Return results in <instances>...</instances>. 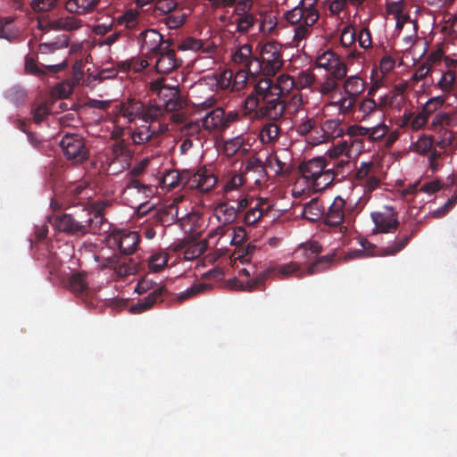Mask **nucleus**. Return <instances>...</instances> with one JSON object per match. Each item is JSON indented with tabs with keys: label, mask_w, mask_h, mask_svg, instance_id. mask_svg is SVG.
I'll return each instance as SVG.
<instances>
[{
	"label": "nucleus",
	"mask_w": 457,
	"mask_h": 457,
	"mask_svg": "<svg viewBox=\"0 0 457 457\" xmlns=\"http://www.w3.org/2000/svg\"><path fill=\"white\" fill-rule=\"evenodd\" d=\"M211 287H212L207 283L194 284L189 288H187L186 291L181 292L177 296V300L179 302H183L185 300H187L193 296H195L196 295H199V294L210 289Z\"/></svg>",
	"instance_id": "nucleus-48"
},
{
	"label": "nucleus",
	"mask_w": 457,
	"mask_h": 457,
	"mask_svg": "<svg viewBox=\"0 0 457 457\" xmlns=\"http://www.w3.org/2000/svg\"><path fill=\"white\" fill-rule=\"evenodd\" d=\"M99 0H68L65 8L69 12L84 14L93 11Z\"/></svg>",
	"instance_id": "nucleus-30"
},
{
	"label": "nucleus",
	"mask_w": 457,
	"mask_h": 457,
	"mask_svg": "<svg viewBox=\"0 0 457 457\" xmlns=\"http://www.w3.org/2000/svg\"><path fill=\"white\" fill-rule=\"evenodd\" d=\"M287 81L291 82L294 88H306L313 83L314 75L309 70H302L295 74L288 73Z\"/></svg>",
	"instance_id": "nucleus-29"
},
{
	"label": "nucleus",
	"mask_w": 457,
	"mask_h": 457,
	"mask_svg": "<svg viewBox=\"0 0 457 457\" xmlns=\"http://www.w3.org/2000/svg\"><path fill=\"white\" fill-rule=\"evenodd\" d=\"M201 121L203 127L209 131L224 128L226 127L224 110L221 108L212 110L202 119Z\"/></svg>",
	"instance_id": "nucleus-26"
},
{
	"label": "nucleus",
	"mask_w": 457,
	"mask_h": 457,
	"mask_svg": "<svg viewBox=\"0 0 457 457\" xmlns=\"http://www.w3.org/2000/svg\"><path fill=\"white\" fill-rule=\"evenodd\" d=\"M115 29V23L112 22V17H111L105 21L95 25L93 28V33L98 37H104L112 32Z\"/></svg>",
	"instance_id": "nucleus-59"
},
{
	"label": "nucleus",
	"mask_w": 457,
	"mask_h": 457,
	"mask_svg": "<svg viewBox=\"0 0 457 457\" xmlns=\"http://www.w3.org/2000/svg\"><path fill=\"white\" fill-rule=\"evenodd\" d=\"M265 76L253 81V89L244 101L245 114L250 119L268 118L277 120L286 112L284 84L286 73L277 78Z\"/></svg>",
	"instance_id": "nucleus-1"
},
{
	"label": "nucleus",
	"mask_w": 457,
	"mask_h": 457,
	"mask_svg": "<svg viewBox=\"0 0 457 457\" xmlns=\"http://www.w3.org/2000/svg\"><path fill=\"white\" fill-rule=\"evenodd\" d=\"M419 227L415 224L410 230H401L394 242L378 250L377 255L393 256L403 251L410 243L414 235L418 232Z\"/></svg>",
	"instance_id": "nucleus-17"
},
{
	"label": "nucleus",
	"mask_w": 457,
	"mask_h": 457,
	"mask_svg": "<svg viewBox=\"0 0 457 457\" xmlns=\"http://www.w3.org/2000/svg\"><path fill=\"white\" fill-rule=\"evenodd\" d=\"M112 152L115 159L120 158L123 161H129L132 156V151L124 140L115 142L112 145Z\"/></svg>",
	"instance_id": "nucleus-49"
},
{
	"label": "nucleus",
	"mask_w": 457,
	"mask_h": 457,
	"mask_svg": "<svg viewBox=\"0 0 457 457\" xmlns=\"http://www.w3.org/2000/svg\"><path fill=\"white\" fill-rule=\"evenodd\" d=\"M316 66L325 69L328 74L337 79H344L347 73V67L344 61L333 51L327 50L318 54Z\"/></svg>",
	"instance_id": "nucleus-12"
},
{
	"label": "nucleus",
	"mask_w": 457,
	"mask_h": 457,
	"mask_svg": "<svg viewBox=\"0 0 457 457\" xmlns=\"http://www.w3.org/2000/svg\"><path fill=\"white\" fill-rule=\"evenodd\" d=\"M438 138L434 141L436 147L440 150H446L455 141L454 133L449 129L439 130Z\"/></svg>",
	"instance_id": "nucleus-47"
},
{
	"label": "nucleus",
	"mask_w": 457,
	"mask_h": 457,
	"mask_svg": "<svg viewBox=\"0 0 457 457\" xmlns=\"http://www.w3.org/2000/svg\"><path fill=\"white\" fill-rule=\"evenodd\" d=\"M253 203L254 204L251 205V208L248 209L244 216V222L246 225H255L270 210V205L265 199L258 198Z\"/></svg>",
	"instance_id": "nucleus-24"
},
{
	"label": "nucleus",
	"mask_w": 457,
	"mask_h": 457,
	"mask_svg": "<svg viewBox=\"0 0 457 457\" xmlns=\"http://www.w3.org/2000/svg\"><path fill=\"white\" fill-rule=\"evenodd\" d=\"M187 20V14L181 10H175L164 15L161 21L164 23L169 29H176L181 27Z\"/></svg>",
	"instance_id": "nucleus-39"
},
{
	"label": "nucleus",
	"mask_w": 457,
	"mask_h": 457,
	"mask_svg": "<svg viewBox=\"0 0 457 457\" xmlns=\"http://www.w3.org/2000/svg\"><path fill=\"white\" fill-rule=\"evenodd\" d=\"M456 80V74L453 71H447L443 73L439 81L436 84V87L440 88L445 93H450Z\"/></svg>",
	"instance_id": "nucleus-50"
},
{
	"label": "nucleus",
	"mask_w": 457,
	"mask_h": 457,
	"mask_svg": "<svg viewBox=\"0 0 457 457\" xmlns=\"http://www.w3.org/2000/svg\"><path fill=\"white\" fill-rule=\"evenodd\" d=\"M151 89L156 92L163 104L162 107L167 112H172L183 108V101L179 96V92L176 87H169L162 85V81L152 83Z\"/></svg>",
	"instance_id": "nucleus-13"
},
{
	"label": "nucleus",
	"mask_w": 457,
	"mask_h": 457,
	"mask_svg": "<svg viewBox=\"0 0 457 457\" xmlns=\"http://www.w3.org/2000/svg\"><path fill=\"white\" fill-rule=\"evenodd\" d=\"M162 107L160 105L145 106L143 104V113L141 120L145 123L153 124L162 114Z\"/></svg>",
	"instance_id": "nucleus-54"
},
{
	"label": "nucleus",
	"mask_w": 457,
	"mask_h": 457,
	"mask_svg": "<svg viewBox=\"0 0 457 457\" xmlns=\"http://www.w3.org/2000/svg\"><path fill=\"white\" fill-rule=\"evenodd\" d=\"M282 46L277 41H270L262 47L260 55L264 63V74L266 76H275L282 68L284 63Z\"/></svg>",
	"instance_id": "nucleus-10"
},
{
	"label": "nucleus",
	"mask_w": 457,
	"mask_h": 457,
	"mask_svg": "<svg viewBox=\"0 0 457 457\" xmlns=\"http://www.w3.org/2000/svg\"><path fill=\"white\" fill-rule=\"evenodd\" d=\"M321 250L322 247L317 241L299 245L292 254L295 262L287 263V275L294 274L299 278L304 275L306 263L313 261Z\"/></svg>",
	"instance_id": "nucleus-8"
},
{
	"label": "nucleus",
	"mask_w": 457,
	"mask_h": 457,
	"mask_svg": "<svg viewBox=\"0 0 457 457\" xmlns=\"http://www.w3.org/2000/svg\"><path fill=\"white\" fill-rule=\"evenodd\" d=\"M84 222L86 225H87V228H89L88 233H105L108 231L109 228V224L107 222V220L104 218V215L99 213L94 212V216L88 217L87 220H84Z\"/></svg>",
	"instance_id": "nucleus-33"
},
{
	"label": "nucleus",
	"mask_w": 457,
	"mask_h": 457,
	"mask_svg": "<svg viewBox=\"0 0 457 457\" xmlns=\"http://www.w3.org/2000/svg\"><path fill=\"white\" fill-rule=\"evenodd\" d=\"M345 201L341 196H337L329 205L328 212L324 214L325 224L339 228L340 232H345L347 228L343 226L345 218L352 213L360 212L364 206V203L361 199H359L353 207L345 208Z\"/></svg>",
	"instance_id": "nucleus-7"
},
{
	"label": "nucleus",
	"mask_w": 457,
	"mask_h": 457,
	"mask_svg": "<svg viewBox=\"0 0 457 457\" xmlns=\"http://www.w3.org/2000/svg\"><path fill=\"white\" fill-rule=\"evenodd\" d=\"M143 103L136 98H128L119 104L120 115L128 120L129 123L133 122L137 118L141 119L143 113Z\"/></svg>",
	"instance_id": "nucleus-22"
},
{
	"label": "nucleus",
	"mask_w": 457,
	"mask_h": 457,
	"mask_svg": "<svg viewBox=\"0 0 457 457\" xmlns=\"http://www.w3.org/2000/svg\"><path fill=\"white\" fill-rule=\"evenodd\" d=\"M248 75L245 71L240 68L237 72L233 73L232 79V91H239L246 84Z\"/></svg>",
	"instance_id": "nucleus-63"
},
{
	"label": "nucleus",
	"mask_w": 457,
	"mask_h": 457,
	"mask_svg": "<svg viewBox=\"0 0 457 457\" xmlns=\"http://www.w3.org/2000/svg\"><path fill=\"white\" fill-rule=\"evenodd\" d=\"M257 31L264 35H273L277 33L278 21L274 11L257 13Z\"/></svg>",
	"instance_id": "nucleus-23"
},
{
	"label": "nucleus",
	"mask_w": 457,
	"mask_h": 457,
	"mask_svg": "<svg viewBox=\"0 0 457 457\" xmlns=\"http://www.w3.org/2000/svg\"><path fill=\"white\" fill-rule=\"evenodd\" d=\"M59 0H32L30 6L36 12H47L53 10Z\"/></svg>",
	"instance_id": "nucleus-58"
},
{
	"label": "nucleus",
	"mask_w": 457,
	"mask_h": 457,
	"mask_svg": "<svg viewBox=\"0 0 457 457\" xmlns=\"http://www.w3.org/2000/svg\"><path fill=\"white\" fill-rule=\"evenodd\" d=\"M137 42L143 54L151 58L162 50L163 36L154 29H145L137 36Z\"/></svg>",
	"instance_id": "nucleus-14"
},
{
	"label": "nucleus",
	"mask_w": 457,
	"mask_h": 457,
	"mask_svg": "<svg viewBox=\"0 0 457 457\" xmlns=\"http://www.w3.org/2000/svg\"><path fill=\"white\" fill-rule=\"evenodd\" d=\"M150 61L152 60L145 55V58H132L122 62L120 66L124 70H133L135 72H140L150 65Z\"/></svg>",
	"instance_id": "nucleus-46"
},
{
	"label": "nucleus",
	"mask_w": 457,
	"mask_h": 457,
	"mask_svg": "<svg viewBox=\"0 0 457 457\" xmlns=\"http://www.w3.org/2000/svg\"><path fill=\"white\" fill-rule=\"evenodd\" d=\"M335 173L331 168H325L312 182L315 190H322L329 187L334 180Z\"/></svg>",
	"instance_id": "nucleus-43"
},
{
	"label": "nucleus",
	"mask_w": 457,
	"mask_h": 457,
	"mask_svg": "<svg viewBox=\"0 0 457 457\" xmlns=\"http://www.w3.org/2000/svg\"><path fill=\"white\" fill-rule=\"evenodd\" d=\"M456 115L447 112H437L430 123V128L436 132L439 130L448 129L447 127L452 126Z\"/></svg>",
	"instance_id": "nucleus-38"
},
{
	"label": "nucleus",
	"mask_w": 457,
	"mask_h": 457,
	"mask_svg": "<svg viewBox=\"0 0 457 457\" xmlns=\"http://www.w3.org/2000/svg\"><path fill=\"white\" fill-rule=\"evenodd\" d=\"M229 244L237 246V253L241 252V248L245 245L246 239V231L243 227H231L228 235Z\"/></svg>",
	"instance_id": "nucleus-42"
},
{
	"label": "nucleus",
	"mask_w": 457,
	"mask_h": 457,
	"mask_svg": "<svg viewBox=\"0 0 457 457\" xmlns=\"http://www.w3.org/2000/svg\"><path fill=\"white\" fill-rule=\"evenodd\" d=\"M12 22L13 19L12 17L0 20V38H4L9 42L17 38L18 32L14 29Z\"/></svg>",
	"instance_id": "nucleus-41"
},
{
	"label": "nucleus",
	"mask_w": 457,
	"mask_h": 457,
	"mask_svg": "<svg viewBox=\"0 0 457 457\" xmlns=\"http://www.w3.org/2000/svg\"><path fill=\"white\" fill-rule=\"evenodd\" d=\"M55 228L66 235L80 237L88 233L89 228L84 220L71 213H62L54 218Z\"/></svg>",
	"instance_id": "nucleus-11"
},
{
	"label": "nucleus",
	"mask_w": 457,
	"mask_h": 457,
	"mask_svg": "<svg viewBox=\"0 0 457 457\" xmlns=\"http://www.w3.org/2000/svg\"><path fill=\"white\" fill-rule=\"evenodd\" d=\"M204 47V42L201 39H196L191 37L184 38L177 45V49L179 51L191 50L194 52L200 51Z\"/></svg>",
	"instance_id": "nucleus-56"
},
{
	"label": "nucleus",
	"mask_w": 457,
	"mask_h": 457,
	"mask_svg": "<svg viewBox=\"0 0 457 457\" xmlns=\"http://www.w3.org/2000/svg\"><path fill=\"white\" fill-rule=\"evenodd\" d=\"M217 218L220 222L231 225L237 217L234 204L221 203L216 208Z\"/></svg>",
	"instance_id": "nucleus-34"
},
{
	"label": "nucleus",
	"mask_w": 457,
	"mask_h": 457,
	"mask_svg": "<svg viewBox=\"0 0 457 457\" xmlns=\"http://www.w3.org/2000/svg\"><path fill=\"white\" fill-rule=\"evenodd\" d=\"M371 219L377 229L381 233L393 232L399 226L397 212L393 208L386 207L383 212H372Z\"/></svg>",
	"instance_id": "nucleus-18"
},
{
	"label": "nucleus",
	"mask_w": 457,
	"mask_h": 457,
	"mask_svg": "<svg viewBox=\"0 0 457 457\" xmlns=\"http://www.w3.org/2000/svg\"><path fill=\"white\" fill-rule=\"evenodd\" d=\"M286 163L280 159L277 153L270 154L267 158V167L276 174H282Z\"/></svg>",
	"instance_id": "nucleus-61"
},
{
	"label": "nucleus",
	"mask_w": 457,
	"mask_h": 457,
	"mask_svg": "<svg viewBox=\"0 0 457 457\" xmlns=\"http://www.w3.org/2000/svg\"><path fill=\"white\" fill-rule=\"evenodd\" d=\"M306 147L305 140L297 139L291 144L290 148H287L291 154L290 162L287 164V175L293 170H297L304 179L313 182L328 164L324 157H315L308 161L303 158L302 155Z\"/></svg>",
	"instance_id": "nucleus-5"
},
{
	"label": "nucleus",
	"mask_w": 457,
	"mask_h": 457,
	"mask_svg": "<svg viewBox=\"0 0 457 457\" xmlns=\"http://www.w3.org/2000/svg\"><path fill=\"white\" fill-rule=\"evenodd\" d=\"M252 57V46L250 45L242 46L234 54L233 62L237 64H242L243 68L245 66L249 59Z\"/></svg>",
	"instance_id": "nucleus-57"
},
{
	"label": "nucleus",
	"mask_w": 457,
	"mask_h": 457,
	"mask_svg": "<svg viewBox=\"0 0 457 457\" xmlns=\"http://www.w3.org/2000/svg\"><path fill=\"white\" fill-rule=\"evenodd\" d=\"M298 96H292L291 101L287 102V120H290V126L287 129V137L292 138V135L289 134L295 131L300 136H304L309 132H312L310 137V143L313 145V138H319L320 137V128L314 127V121L307 119L306 112L303 108H300L297 105ZM301 101V97L299 98Z\"/></svg>",
	"instance_id": "nucleus-6"
},
{
	"label": "nucleus",
	"mask_w": 457,
	"mask_h": 457,
	"mask_svg": "<svg viewBox=\"0 0 457 457\" xmlns=\"http://www.w3.org/2000/svg\"><path fill=\"white\" fill-rule=\"evenodd\" d=\"M169 261V254L163 252L155 253L151 255L148 261V267L150 270L158 272L164 269Z\"/></svg>",
	"instance_id": "nucleus-45"
},
{
	"label": "nucleus",
	"mask_w": 457,
	"mask_h": 457,
	"mask_svg": "<svg viewBox=\"0 0 457 457\" xmlns=\"http://www.w3.org/2000/svg\"><path fill=\"white\" fill-rule=\"evenodd\" d=\"M25 71L28 74L38 77L44 76L46 74V71L38 66L36 60L29 55L25 57Z\"/></svg>",
	"instance_id": "nucleus-62"
},
{
	"label": "nucleus",
	"mask_w": 457,
	"mask_h": 457,
	"mask_svg": "<svg viewBox=\"0 0 457 457\" xmlns=\"http://www.w3.org/2000/svg\"><path fill=\"white\" fill-rule=\"evenodd\" d=\"M408 88L406 82L398 83L386 95L379 98V110L384 111L390 108L401 112L406 102L405 91Z\"/></svg>",
	"instance_id": "nucleus-15"
},
{
	"label": "nucleus",
	"mask_w": 457,
	"mask_h": 457,
	"mask_svg": "<svg viewBox=\"0 0 457 457\" xmlns=\"http://www.w3.org/2000/svg\"><path fill=\"white\" fill-rule=\"evenodd\" d=\"M65 157L74 163H82L89 157L84 138L78 134H66L60 142Z\"/></svg>",
	"instance_id": "nucleus-9"
},
{
	"label": "nucleus",
	"mask_w": 457,
	"mask_h": 457,
	"mask_svg": "<svg viewBox=\"0 0 457 457\" xmlns=\"http://www.w3.org/2000/svg\"><path fill=\"white\" fill-rule=\"evenodd\" d=\"M7 98L15 106L20 107L25 104L27 93L23 88L14 87L7 92Z\"/></svg>",
	"instance_id": "nucleus-55"
},
{
	"label": "nucleus",
	"mask_w": 457,
	"mask_h": 457,
	"mask_svg": "<svg viewBox=\"0 0 457 457\" xmlns=\"http://www.w3.org/2000/svg\"><path fill=\"white\" fill-rule=\"evenodd\" d=\"M163 182L171 188L187 186L202 192H209L216 185L217 178L211 170L205 167H201L195 170L170 171L164 176Z\"/></svg>",
	"instance_id": "nucleus-4"
},
{
	"label": "nucleus",
	"mask_w": 457,
	"mask_h": 457,
	"mask_svg": "<svg viewBox=\"0 0 457 457\" xmlns=\"http://www.w3.org/2000/svg\"><path fill=\"white\" fill-rule=\"evenodd\" d=\"M320 137L313 138V145H317L327 142L330 138H337L342 137L344 129L340 120H328L320 127Z\"/></svg>",
	"instance_id": "nucleus-21"
},
{
	"label": "nucleus",
	"mask_w": 457,
	"mask_h": 457,
	"mask_svg": "<svg viewBox=\"0 0 457 457\" xmlns=\"http://www.w3.org/2000/svg\"><path fill=\"white\" fill-rule=\"evenodd\" d=\"M336 254L323 255L318 259H314L312 263L309 264L305 269V274L313 275L328 270L335 261Z\"/></svg>",
	"instance_id": "nucleus-32"
},
{
	"label": "nucleus",
	"mask_w": 457,
	"mask_h": 457,
	"mask_svg": "<svg viewBox=\"0 0 457 457\" xmlns=\"http://www.w3.org/2000/svg\"><path fill=\"white\" fill-rule=\"evenodd\" d=\"M112 22L115 23L118 30H124L125 37H130L131 33L136 30L139 25V12L129 9L123 13L112 17Z\"/></svg>",
	"instance_id": "nucleus-19"
},
{
	"label": "nucleus",
	"mask_w": 457,
	"mask_h": 457,
	"mask_svg": "<svg viewBox=\"0 0 457 457\" xmlns=\"http://www.w3.org/2000/svg\"><path fill=\"white\" fill-rule=\"evenodd\" d=\"M375 171L376 169L373 163L361 162L356 172V179L359 180L360 184H361V182L366 180Z\"/></svg>",
	"instance_id": "nucleus-64"
},
{
	"label": "nucleus",
	"mask_w": 457,
	"mask_h": 457,
	"mask_svg": "<svg viewBox=\"0 0 457 457\" xmlns=\"http://www.w3.org/2000/svg\"><path fill=\"white\" fill-rule=\"evenodd\" d=\"M257 13H250L248 11L243 12V13L238 14L235 22L237 25V31L240 34H246L248 32L255 33L257 30Z\"/></svg>",
	"instance_id": "nucleus-25"
},
{
	"label": "nucleus",
	"mask_w": 457,
	"mask_h": 457,
	"mask_svg": "<svg viewBox=\"0 0 457 457\" xmlns=\"http://www.w3.org/2000/svg\"><path fill=\"white\" fill-rule=\"evenodd\" d=\"M70 289L80 296L87 295L89 288L87 279V273L79 271L73 273L69 278Z\"/></svg>",
	"instance_id": "nucleus-28"
},
{
	"label": "nucleus",
	"mask_w": 457,
	"mask_h": 457,
	"mask_svg": "<svg viewBox=\"0 0 457 457\" xmlns=\"http://www.w3.org/2000/svg\"><path fill=\"white\" fill-rule=\"evenodd\" d=\"M206 250V244L204 242H198L190 244L187 246L184 251V258L187 260H194L201 256Z\"/></svg>",
	"instance_id": "nucleus-51"
},
{
	"label": "nucleus",
	"mask_w": 457,
	"mask_h": 457,
	"mask_svg": "<svg viewBox=\"0 0 457 457\" xmlns=\"http://www.w3.org/2000/svg\"><path fill=\"white\" fill-rule=\"evenodd\" d=\"M304 204L306 208L307 220L311 221H317L320 218L324 217L325 205L321 203V201L319 198H312Z\"/></svg>",
	"instance_id": "nucleus-35"
},
{
	"label": "nucleus",
	"mask_w": 457,
	"mask_h": 457,
	"mask_svg": "<svg viewBox=\"0 0 457 457\" xmlns=\"http://www.w3.org/2000/svg\"><path fill=\"white\" fill-rule=\"evenodd\" d=\"M434 145L435 143L432 137L422 136L413 144V148L415 152L424 155L432 150Z\"/></svg>",
	"instance_id": "nucleus-53"
},
{
	"label": "nucleus",
	"mask_w": 457,
	"mask_h": 457,
	"mask_svg": "<svg viewBox=\"0 0 457 457\" xmlns=\"http://www.w3.org/2000/svg\"><path fill=\"white\" fill-rule=\"evenodd\" d=\"M69 42V37L67 35H62L54 41L40 44L39 50L42 54H47L56 49L67 47Z\"/></svg>",
	"instance_id": "nucleus-44"
},
{
	"label": "nucleus",
	"mask_w": 457,
	"mask_h": 457,
	"mask_svg": "<svg viewBox=\"0 0 457 457\" xmlns=\"http://www.w3.org/2000/svg\"><path fill=\"white\" fill-rule=\"evenodd\" d=\"M344 90L348 96L356 97L365 90V83L360 77L351 76L345 81Z\"/></svg>",
	"instance_id": "nucleus-37"
},
{
	"label": "nucleus",
	"mask_w": 457,
	"mask_h": 457,
	"mask_svg": "<svg viewBox=\"0 0 457 457\" xmlns=\"http://www.w3.org/2000/svg\"><path fill=\"white\" fill-rule=\"evenodd\" d=\"M342 79L335 78L331 74H326L324 80L319 83V91L322 95L330 94L337 88L338 82Z\"/></svg>",
	"instance_id": "nucleus-52"
},
{
	"label": "nucleus",
	"mask_w": 457,
	"mask_h": 457,
	"mask_svg": "<svg viewBox=\"0 0 457 457\" xmlns=\"http://www.w3.org/2000/svg\"><path fill=\"white\" fill-rule=\"evenodd\" d=\"M245 71L247 75H250L251 77L254 78V80L256 79H259L258 76L262 74L263 77L266 75L264 74V63L262 62V58L253 57L252 56L245 66L242 68Z\"/></svg>",
	"instance_id": "nucleus-40"
},
{
	"label": "nucleus",
	"mask_w": 457,
	"mask_h": 457,
	"mask_svg": "<svg viewBox=\"0 0 457 457\" xmlns=\"http://www.w3.org/2000/svg\"><path fill=\"white\" fill-rule=\"evenodd\" d=\"M155 125H142L131 133V138L136 145H143L154 137Z\"/></svg>",
	"instance_id": "nucleus-31"
},
{
	"label": "nucleus",
	"mask_w": 457,
	"mask_h": 457,
	"mask_svg": "<svg viewBox=\"0 0 457 457\" xmlns=\"http://www.w3.org/2000/svg\"><path fill=\"white\" fill-rule=\"evenodd\" d=\"M317 0H300L299 4L287 11V36L292 35L290 44L296 47L308 33V27L312 26L319 18L315 9Z\"/></svg>",
	"instance_id": "nucleus-3"
},
{
	"label": "nucleus",
	"mask_w": 457,
	"mask_h": 457,
	"mask_svg": "<svg viewBox=\"0 0 457 457\" xmlns=\"http://www.w3.org/2000/svg\"><path fill=\"white\" fill-rule=\"evenodd\" d=\"M152 217L156 222H160L162 224L184 220V217L179 218L178 209L173 204H170L167 210L154 211Z\"/></svg>",
	"instance_id": "nucleus-36"
},
{
	"label": "nucleus",
	"mask_w": 457,
	"mask_h": 457,
	"mask_svg": "<svg viewBox=\"0 0 457 457\" xmlns=\"http://www.w3.org/2000/svg\"><path fill=\"white\" fill-rule=\"evenodd\" d=\"M167 294L168 291L164 287H158L144 298L138 299L137 302L130 307V312L139 314L149 310L154 304L162 302Z\"/></svg>",
	"instance_id": "nucleus-20"
},
{
	"label": "nucleus",
	"mask_w": 457,
	"mask_h": 457,
	"mask_svg": "<svg viewBox=\"0 0 457 457\" xmlns=\"http://www.w3.org/2000/svg\"><path fill=\"white\" fill-rule=\"evenodd\" d=\"M109 242L119 248L120 253H112L111 256L96 254L95 260L101 270L112 269L120 278L137 272L138 262L129 255L135 253L140 242L138 232L118 230L111 235Z\"/></svg>",
	"instance_id": "nucleus-2"
},
{
	"label": "nucleus",
	"mask_w": 457,
	"mask_h": 457,
	"mask_svg": "<svg viewBox=\"0 0 457 457\" xmlns=\"http://www.w3.org/2000/svg\"><path fill=\"white\" fill-rule=\"evenodd\" d=\"M47 26L51 29L71 32L79 29L82 23L79 19L74 16H65L50 21Z\"/></svg>",
	"instance_id": "nucleus-27"
},
{
	"label": "nucleus",
	"mask_w": 457,
	"mask_h": 457,
	"mask_svg": "<svg viewBox=\"0 0 457 457\" xmlns=\"http://www.w3.org/2000/svg\"><path fill=\"white\" fill-rule=\"evenodd\" d=\"M150 59L155 60L156 72L163 75L170 74L182 65V60L177 57L175 50L158 51Z\"/></svg>",
	"instance_id": "nucleus-16"
},
{
	"label": "nucleus",
	"mask_w": 457,
	"mask_h": 457,
	"mask_svg": "<svg viewBox=\"0 0 457 457\" xmlns=\"http://www.w3.org/2000/svg\"><path fill=\"white\" fill-rule=\"evenodd\" d=\"M445 102V96H439L436 97H432L425 104L422 108V111L426 112L428 116L434 113L437 109L442 107Z\"/></svg>",
	"instance_id": "nucleus-60"
}]
</instances>
